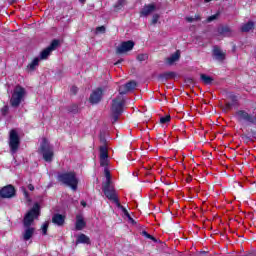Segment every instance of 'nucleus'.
Returning <instances> with one entry per match:
<instances>
[{"mask_svg": "<svg viewBox=\"0 0 256 256\" xmlns=\"http://www.w3.org/2000/svg\"><path fill=\"white\" fill-rule=\"evenodd\" d=\"M125 217H127V219H129V217H131V214H126Z\"/></svg>", "mask_w": 256, "mask_h": 256, "instance_id": "53", "label": "nucleus"}, {"mask_svg": "<svg viewBox=\"0 0 256 256\" xmlns=\"http://www.w3.org/2000/svg\"><path fill=\"white\" fill-rule=\"evenodd\" d=\"M194 21H201V15L195 14Z\"/></svg>", "mask_w": 256, "mask_h": 256, "instance_id": "45", "label": "nucleus"}, {"mask_svg": "<svg viewBox=\"0 0 256 256\" xmlns=\"http://www.w3.org/2000/svg\"><path fill=\"white\" fill-rule=\"evenodd\" d=\"M82 243L84 245H91V239L85 234H80L76 239V244Z\"/></svg>", "mask_w": 256, "mask_h": 256, "instance_id": "23", "label": "nucleus"}, {"mask_svg": "<svg viewBox=\"0 0 256 256\" xmlns=\"http://www.w3.org/2000/svg\"><path fill=\"white\" fill-rule=\"evenodd\" d=\"M185 19L188 23H193V21H195L193 17H186Z\"/></svg>", "mask_w": 256, "mask_h": 256, "instance_id": "46", "label": "nucleus"}, {"mask_svg": "<svg viewBox=\"0 0 256 256\" xmlns=\"http://www.w3.org/2000/svg\"><path fill=\"white\" fill-rule=\"evenodd\" d=\"M136 59H137V61H140V63H143V61H147V59H149V55L138 54Z\"/></svg>", "mask_w": 256, "mask_h": 256, "instance_id": "33", "label": "nucleus"}, {"mask_svg": "<svg viewBox=\"0 0 256 256\" xmlns=\"http://www.w3.org/2000/svg\"><path fill=\"white\" fill-rule=\"evenodd\" d=\"M48 229H49V222H45V223L42 225V234H43V235H47Z\"/></svg>", "mask_w": 256, "mask_h": 256, "instance_id": "39", "label": "nucleus"}, {"mask_svg": "<svg viewBox=\"0 0 256 256\" xmlns=\"http://www.w3.org/2000/svg\"><path fill=\"white\" fill-rule=\"evenodd\" d=\"M38 153H39V155H42V157L46 163L53 162V158L55 157V152L53 150V146H51V144L49 143V140H47V138L42 139V142L38 149Z\"/></svg>", "mask_w": 256, "mask_h": 256, "instance_id": "2", "label": "nucleus"}, {"mask_svg": "<svg viewBox=\"0 0 256 256\" xmlns=\"http://www.w3.org/2000/svg\"><path fill=\"white\" fill-rule=\"evenodd\" d=\"M65 219H67L65 215L56 213L52 216V223L57 225V227H63L65 225Z\"/></svg>", "mask_w": 256, "mask_h": 256, "instance_id": "17", "label": "nucleus"}, {"mask_svg": "<svg viewBox=\"0 0 256 256\" xmlns=\"http://www.w3.org/2000/svg\"><path fill=\"white\" fill-rule=\"evenodd\" d=\"M80 205H82V207H87V202H85L84 200H82V201L80 202Z\"/></svg>", "mask_w": 256, "mask_h": 256, "instance_id": "49", "label": "nucleus"}, {"mask_svg": "<svg viewBox=\"0 0 256 256\" xmlns=\"http://www.w3.org/2000/svg\"><path fill=\"white\" fill-rule=\"evenodd\" d=\"M71 95H77L79 93V88L77 86H72L70 89Z\"/></svg>", "mask_w": 256, "mask_h": 256, "instance_id": "40", "label": "nucleus"}, {"mask_svg": "<svg viewBox=\"0 0 256 256\" xmlns=\"http://www.w3.org/2000/svg\"><path fill=\"white\" fill-rule=\"evenodd\" d=\"M8 145L10 148V153L12 155H15V153L19 151V147H21V138L19 137V133L17 132V130H10Z\"/></svg>", "mask_w": 256, "mask_h": 256, "instance_id": "6", "label": "nucleus"}, {"mask_svg": "<svg viewBox=\"0 0 256 256\" xmlns=\"http://www.w3.org/2000/svg\"><path fill=\"white\" fill-rule=\"evenodd\" d=\"M218 35H224L226 36L227 33H231V28L229 26H220L217 29Z\"/></svg>", "mask_w": 256, "mask_h": 256, "instance_id": "25", "label": "nucleus"}, {"mask_svg": "<svg viewBox=\"0 0 256 256\" xmlns=\"http://www.w3.org/2000/svg\"><path fill=\"white\" fill-rule=\"evenodd\" d=\"M87 0H79V3H82V5H84V3H86Z\"/></svg>", "mask_w": 256, "mask_h": 256, "instance_id": "52", "label": "nucleus"}, {"mask_svg": "<svg viewBox=\"0 0 256 256\" xmlns=\"http://www.w3.org/2000/svg\"><path fill=\"white\" fill-rule=\"evenodd\" d=\"M1 113L5 117V115H7V113H9V106L5 105L4 107H2Z\"/></svg>", "mask_w": 256, "mask_h": 256, "instance_id": "41", "label": "nucleus"}, {"mask_svg": "<svg viewBox=\"0 0 256 256\" xmlns=\"http://www.w3.org/2000/svg\"><path fill=\"white\" fill-rule=\"evenodd\" d=\"M159 19H161V15H159V14H154V15L152 16V20H151L150 25H157V23H159Z\"/></svg>", "mask_w": 256, "mask_h": 256, "instance_id": "32", "label": "nucleus"}, {"mask_svg": "<svg viewBox=\"0 0 256 256\" xmlns=\"http://www.w3.org/2000/svg\"><path fill=\"white\" fill-rule=\"evenodd\" d=\"M105 31H106L105 26L96 27V33H105Z\"/></svg>", "mask_w": 256, "mask_h": 256, "instance_id": "42", "label": "nucleus"}, {"mask_svg": "<svg viewBox=\"0 0 256 256\" xmlns=\"http://www.w3.org/2000/svg\"><path fill=\"white\" fill-rule=\"evenodd\" d=\"M137 87V82L135 80H131L124 85V90H119L120 95H127V93L131 91H135Z\"/></svg>", "mask_w": 256, "mask_h": 256, "instance_id": "16", "label": "nucleus"}, {"mask_svg": "<svg viewBox=\"0 0 256 256\" xmlns=\"http://www.w3.org/2000/svg\"><path fill=\"white\" fill-rule=\"evenodd\" d=\"M155 11H157V6L155 3L145 4L140 11V17H149V15Z\"/></svg>", "mask_w": 256, "mask_h": 256, "instance_id": "15", "label": "nucleus"}, {"mask_svg": "<svg viewBox=\"0 0 256 256\" xmlns=\"http://www.w3.org/2000/svg\"><path fill=\"white\" fill-rule=\"evenodd\" d=\"M158 77L160 81L165 82V81H169V79H175L177 77V73L168 71L160 74Z\"/></svg>", "mask_w": 256, "mask_h": 256, "instance_id": "20", "label": "nucleus"}, {"mask_svg": "<svg viewBox=\"0 0 256 256\" xmlns=\"http://www.w3.org/2000/svg\"><path fill=\"white\" fill-rule=\"evenodd\" d=\"M181 58V52L177 50L174 54H172L170 57L166 58V63L168 65H173V63L179 61Z\"/></svg>", "mask_w": 256, "mask_h": 256, "instance_id": "21", "label": "nucleus"}, {"mask_svg": "<svg viewBox=\"0 0 256 256\" xmlns=\"http://www.w3.org/2000/svg\"><path fill=\"white\" fill-rule=\"evenodd\" d=\"M227 99H229L231 102H226L225 106L223 107V111H231L233 107H239V97L235 95L233 92H229L227 94Z\"/></svg>", "mask_w": 256, "mask_h": 256, "instance_id": "9", "label": "nucleus"}, {"mask_svg": "<svg viewBox=\"0 0 256 256\" xmlns=\"http://www.w3.org/2000/svg\"><path fill=\"white\" fill-rule=\"evenodd\" d=\"M252 137L256 139V131H252Z\"/></svg>", "mask_w": 256, "mask_h": 256, "instance_id": "51", "label": "nucleus"}, {"mask_svg": "<svg viewBox=\"0 0 256 256\" xmlns=\"http://www.w3.org/2000/svg\"><path fill=\"white\" fill-rule=\"evenodd\" d=\"M59 43L60 42L58 39L52 40L50 45L41 51L40 59H42V60L49 59V55H51V52L55 51V49H57L59 47Z\"/></svg>", "mask_w": 256, "mask_h": 256, "instance_id": "12", "label": "nucleus"}, {"mask_svg": "<svg viewBox=\"0 0 256 256\" xmlns=\"http://www.w3.org/2000/svg\"><path fill=\"white\" fill-rule=\"evenodd\" d=\"M109 166V158H100V167L107 168Z\"/></svg>", "mask_w": 256, "mask_h": 256, "instance_id": "35", "label": "nucleus"}, {"mask_svg": "<svg viewBox=\"0 0 256 256\" xmlns=\"http://www.w3.org/2000/svg\"><path fill=\"white\" fill-rule=\"evenodd\" d=\"M57 181L66 187H70L73 191H77L79 187V178H77V173H75V171L59 173Z\"/></svg>", "mask_w": 256, "mask_h": 256, "instance_id": "1", "label": "nucleus"}, {"mask_svg": "<svg viewBox=\"0 0 256 256\" xmlns=\"http://www.w3.org/2000/svg\"><path fill=\"white\" fill-rule=\"evenodd\" d=\"M142 235L143 237H146V239H150L151 241H157V239L153 235L149 234L145 230L142 231Z\"/></svg>", "mask_w": 256, "mask_h": 256, "instance_id": "36", "label": "nucleus"}, {"mask_svg": "<svg viewBox=\"0 0 256 256\" xmlns=\"http://www.w3.org/2000/svg\"><path fill=\"white\" fill-rule=\"evenodd\" d=\"M124 105H125V100L121 99V97H117L112 100V106H111L112 123H117V121H119V117H121V115L123 114Z\"/></svg>", "mask_w": 256, "mask_h": 256, "instance_id": "4", "label": "nucleus"}, {"mask_svg": "<svg viewBox=\"0 0 256 256\" xmlns=\"http://www.w3.org/2000/svg\"><path fill=\"white\" fill-rule=\"evenodd\" d=\"M28 189L29 191H35V186H33V184H29Z\"/></svg>", "mask_w": 256, "mask_h": 256, "instance_id": "48", "label": "nucleus"}, {"mask_svg": "<svg viewBox=\"0 0 256 256\" xmlns=\"http://www.w3.org/2000/svg\"><path fill=\"white\" fill-rule=\"evenodd\" d=\"M116 206L118 207V209H121L122 213H124V215H127L129 213V211H127V208H125L123 205H121V202H117Z\"/></svg>", "mask_w": 256, "mask_h": 256, "instance_id": "38", "label": "nucleus"}, {"mask_svg": "<svg viewBox=\"0 0 256 256\" xmlns=\"http://www.w3.org/2000/svg\"><path fill=\"white\" fill-rule=\"evenodd\" d=\"M121 63H123V59L118 60V61L115 63V65H119V64H121Z\"/></svg>", "mask_w": 256, "mask_h": 256, "instance_id": "50", "label": "nucleus"}, {"mask_svg": "<svg viewBox=\"0 0 256 256\" xmlns=\"http://www.w3.org/2000/svg\"><path fill=\"white\" fill-rule=\"evenodd\" d=\"M241 139L246 144L251 143V141H253L251 137H249L247 134H242Z\"/></svg>", "mask_w": 256, "mask_h": 256, "instance_id": "37", "label": "nucleus"}, {"mask_svg": "<svg viewBox=\"0 0 256 256\" xmlns=\"http://www.w3.org/2000/svg\"><path fill=\"white\" fill-rule=\"evenodd\" d=\"M15 195H17V190L15 189V186L11 184L4 186L0 190V197L2 199H12Z\"/></svg>", "mask_w": 256, "mask_h": 256, "instance_id": "11", "label": "nucleus"}, {"mask_svg": "<svg viewBox=\"0 0 256 256\" xmlns=\"http://www.w3.org/2000/svg\"><path fill=\"white\" fill-rule=\"evenodd\" d=\"M252 29H255V22L248 21L247 23L241 26L240 31L242 33H249V31H252Z\"/></svg>", "mask_w": 256, "mask_h": 256, "instance_id": "22", "label": "nucleus"}, {"mask_svg": "<svg viewBox=\"0 0 256 256\" xmlns=\"http://www.w3.org/2000/svg\"><path fill=\"white\" fill-rule=\"evenodd\" d=\"M68 113H73L74 115L79 113V106L77 104H72L67 107Z\"/></svg>", "mask_w": 256, "mask_h": 256, "instance_id": "29", "label": "nucleus"}, {"mask_svg": "<svg viewBox=\"0 0 256 256\" xmlns=\"http://www.w3.org/2000/svg\"><path fill=\"white\" fill-rule=\"evenodd\" d=\"M40 215H41V205L39 204V202H35L33 207L24 216V219H23L24 227H31V225H33V221H35V219H39Z\"/></svg>", "mask_w": 256, "mask_h": 256, "instance_id": "3", "label": "nucleus"}, {"mask_svg": "<svg viewBox=\"0 0 256 256\" xmlns=\"http://www.w3.org/2000/svg\"><path fill=\"white\" fill-rule=\"evenodd\" d=\"M87 227V222H85V219L81 215L76 216V223H75V229L76 231H83Z\"/></svg>", "mask_w": 256, "mask_h": 256, "instance_id": "18", "label": "nucleus"}, {"mask_svg": "<svg viewBox=\"0 0 256 256\" xmlns=\"http://www.w3.org/2000/svg\"><path fill=\"white\" fill-rule=\"evenodd\" d=\"M102 191L109 199V201H113V203L117 204L119 203V197L117 196V191L115 190V187L113 186L112 183L108 184H102Z\"/></svg>", "mask_w": 256, "mask_h": 256, "instance_id": "7", "label": "nucleus"}, {"mask_svg": "<svg viewBox=\"0 0 256 256\" xmlns=\"http://www.w3.org/2000/svg\"><path fill=\"white\" fill-rule=\"evenodd\" d=\"M101 101H103V88L99 87L91 92L89 103L91 105H99Z\"/></svg>", "mask_w": 256, "mask_h": 256, "instance_id": "10", "label": "nucleus"}, {"mask_svg": "<svg viewBox=\"0 0 256 256\" xmlns=\"http://www.w3.org/2000/svg\"><path fill=\"white\" fill-rule=\"evenodd\" d=\"M170 121H171V115H166V116L160 118L161 125H165L166 123H169Z\"/></svg>", "mask_w": 256, "mask_h": 256, "instance_id": "34", "label": "nucleus"}, {"mask_svg": "<svg viewBox=\"0 0 256 256\" xmlns=\"http://www.w3.org/2000/svg\"><path fill=\"white\" fill-rule=\"evenodd\" d=\"M37 67H39V58H34L33 61L28 64L27 69H29V71H35Z\"/></svg>", "mask_w": 256, "mask_h": 256, "instance_id": "27", "label": "nucleus"}, {"mask_svg": "<svg viewBox=\"0 0 256 256\" xmlns=\"http://www.w3.org/2000/svg\"><path fill=\"white\" fill-rule=\"evenodd\" d=\"M133 47H135L133 40L124 41L116 48V55H123V53L133 51Z\"/></svg>", "mask_w": 256, "mask_h": 256, "instance_id": "13", "label": "nucleus"}, {"mask_svg": "<svg viewBox=\"0 0 256 256\" xmlns=\"http://www.w3.org/2000/svg\"><path fill=\"white\" fill-rule=\"evenodd\" d=\"M26 229L23 232V241H29L35 235V228L31 226H24Z\"/></svg>", "mask_w": 256, "mask_h": 256, "instance_id": "19", "label": "nucleus"}, {"mask_svg": "<svg viewBox=\"0 0 256 256\" xmlns=\"http://www.w3.org/2000/svg\"><path fill=\"white\" fill-rule=\"evenodd\" d=\"M200 79L204 85H211L213 83V77L206 74H200Z\"/></svg>", "mask_w": 256, "mask_h": 256, "instance_id": "24", "label": "nucleus"}, {"mask_svg": "<svg viewBox=\"0 0 256 256\" xmlns=\"http://www.w3.org/2000/svg\"><path fill=\"white\" fill-rule=\"evenodd\" d=\"M104 175H105L106 181L103 182L102 184L113 183V181L111 180V171H109V168H104Z\"/></svg>", "mask_w": 256, "mask_h": 256, "instance_id": "28", "label": "nucleus"}, {"mask_svg": "<svg viewBox=\"0 0 256 256\" xmlns=\"http://www.w3.org/2000/svg\"><path fill=\"white\" fill-rule=\"evenodd\" d=\"M21 191H22V193H23V195H24L26 201H27L28 203H31V196H29V192L27 191V188H25V186H22V187H21Z\"/></svg>", "mask_w": 256, "mask_h": 256, "instance_id": "31", "label": "nucleus"}, {"mask_svg": "<svg viewBox=\"0 0 256 256\" xmlns=\"http://www.w3.org/2000/svg\"><path fill=\"white\" fill-rule=\"evenodd\" d=\"M217 19V14L211 15L207 18V23H211L212 21H215Z\"/></svg>", "mask_w": 256, "mask_h": 256, "instance_id": "44", "label": "nucleus"}, {"mask_svg": "<svg viewBox=\"0 0 256 256\" xmlns=\"http://www.w3.org/2000/svg\"><path fill=\"white\" fill-rule=\"evenodd\" d=\"M100 159H109V150L106 146L100 147Z\"/></svg>", "mask_w": 256, "mask_h": 256, "instance_id": "26", "label": "nucleus"}, {"mask_svg": "<svg viewBox=\"0 0 256 256\" xmlns=\"http://www.w3.org/2000/svg\"><path fill=\"white\" fill-rule=\"evenodd\" d=\"M26 94H27V91H25V89L21 85H17L10 99L11 107H14V108L19 107L23 99H25Z\"/></svg>", "mask_w": 256, "mask_h": 256, "instance_id": "5", "label": "nucleus"}, {"mask_svg": "<svg viewBox=\"0 0 256 256\" xmlns=\"http://www.w3.org/2000/svg\"><path fill=\"white\" fill-rule=\"evenodd\" d=\"M128 220L132 223V225H137V222L131 216L128 218Z\"/></svg>", "mask_w": 256, "mask_h": 256, "instance_id": "47", "label": "nucleus"}, {"mask_svg": "<svg viewBox=\"0 0 256 256\" xmlns=\"http://www.w3.org/2000/svg\"><path fill=\"white\" fill-rule=\"evenodd\" d=\"M212 57L215 59V61H219L220 63H223L225 59H227V52L223 51L221 47L215 45L212 49Z\"/></svg>", "mask_w": 256, "mask_h": 256, "instance_id": "14", "label": "nucleus"}, {"mask_svg": "<svg viewBox=\"0 0 256 256\" xmlns=\"http://www.w3.org/2000/svg\"><path fill=\"white\" fill-rule=\"evenodd\" d=\"M186 85H193L195 83V80L193 78H185Z\"/></svg>", "mask_w": 256, "mask_h": 256, "instance_id": "43", "label": "nucleus"}, {"mask_svg": "<svg viewBox=\"0 0 256 256\" xmlns=\"http://www.w3.org/2000/svg\"><path fill=\"white\" fill-rule=\"evenodd\" d=\"M235 118L238 123H251L252 125H256V117L249 114L245 110H238L235 113Z\"/></svg>", "mask_w": 256, "mask_h": 256, "instance_id": "8", "label": "nucleus"}, {"mask_svg": "<svg viewBox=\"0 0 256 256\" xmlns=\"http://www.w3.org/2000/svg\"><path fill=\"white\" fill-rule=\"evenodd\" d=\"M124 6H125V0H118L117 3L114 4V10L121 11V9H123Z\"/></svg>", "mask_w": 256, "mask_h": 256, "instance_id": "30", "label": "nucleus"}]
</instances>
